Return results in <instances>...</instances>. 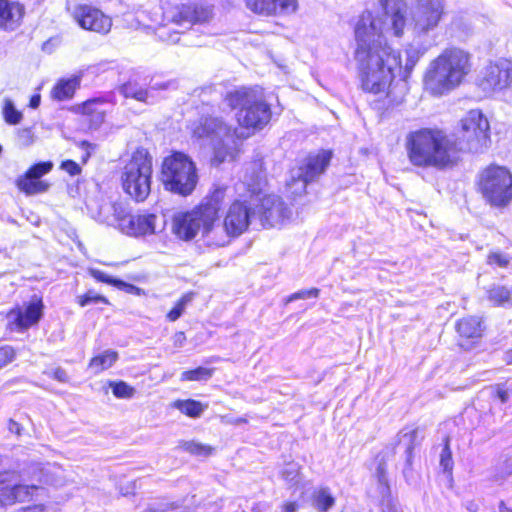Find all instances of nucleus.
Masks as SVG:
<instances>
[{
  "instance_id": "1",
  "label": "nucleus",
  "mask_w": 512,
  "mask_h": 512,
  "mask_svg": "<svg viewBox=\"0 0 512 512\" xmlns=\"http://www.w3.org/2000/svg\"><path fill=\"white\" fill-rule=\"evenodd\" d=\"M382 17L363 12L356 22L357 43L355 60L361 87L364 91L386 93L401 69L400 53L387 44V37H401L407 25V6L404 0H379Z\"/></svg>"
},
{
  "instance_id": "2",
  "label": "nucleus",
  "mask_w": 512,
  "mask_h": 512,
  "mask_svg": "<svg viewBox=\"0 0 512 512\" xmlns=\"http://www.w3.org/2000/svg\"><path fill=\"white\" fill-rule=\"evenodd\" d=\"M225 102L230 108L239 109L236 114L239 129L231 130L218 117L201 119L192 128L196 138L210 141L214 149L213 162L217 164L233 160L239 151L240 141L263 129L271 119L270 106L253 89L242 87L230 91Z\"/></svg>"
},
{
  "instance_id": "3",
  "label": "nucleus",
  "mask_w": 512,
  "mask_h": 512,
  "mask_svg": "<svg viewBox=\"0 0 512 512\" xmlns=\"http://www.w3.org/2000/svg\"><path fill=\"white\" fill-rule=\"evenodd\" d=\"M454 138L439 129H420L408 135L409 161L418 167L445 169L459 161Z\"/></svg>"
},
{
  "instance_id": "4",
  "label": "nucleus",
  "mask_w": 512,
  "mask_h": 512,
  "mask_svg": "<svg viewBox=\"0 0 512 512\" xmlns=\"http://www.w3.org/2000/svg\"><path fill=\"white\" fill-rule=\"evenodd\" d=\"M471 70L469 52L446 48L428 64L423 76L424 89L433 96L447 95L466 80Z\"/></svg>"
},
{
  "instance_id": "5",
  "label": "nucleus",
  "mask_w": 512,
  "mask_h": 512,
  "mask_svg": "<svg viewBox=\"0 0 512 512\" xmlns=\"http://www.w3.org/2000/svg\"><path fill=\"white\" fill-rule=\"evenodd\" d=\"M196 164L186 154L174 152L164 158L161 165V181L164 188L172 193L188 196L198 183Z\"/></svg>"
},
{
  "instance_id": "6",
  "label": "nucleus",
  "mask_w": 512,
  "mask_h": 512,
  "mask_svg": "<svg viewBox=\"0 0 512 512\" xmlns=\"http://www.w3.org/2000/svg\"><path fill=\"white\" fill-rule=\"evenodd\" d=\"M211 211L204 212L199 206L190 211L178 212L173 216L172 231L181 240L190 241L199 236V241L210 248H217L212 239L215 234V222Z\"/></svg>"
},
{
  "instance_id": "7",
  "label": "nucleus",
  "mask_w": 512,
  "mask_h": 512,
  "mask_svg": "<svg viewBox=\"0 0 512 512\" xmlns=\"http://www.w3.org/2000/svg\"><path fill=\"white\" fill-rule=\"evenodd\" d=\"M151 176V156L147 150L137 149L123 168L122 187L133 199L142 202L150 194Z\"/></svg>"
},
{
  "instance_id": "8",
  "label": "nucleus",
  "mask_w": 512,
  "mask_h": 512,
  "mask_svg": "<svg viewBox=\"0 0 512 512\" xmlns=\"http://www.w3.org/2000/svg\"><path fill=\"white\" fill-rule=\"evenodd\" d=\"M460 156L463 152H482L490 143V125L480 110H471L461 120L460 130L452 136Z\"/></svg>"
},
{
  "instance_id": "9",
  "label": "nucleus",
  "mask_w": 512,
  "mask_h": 512,
  "mask_svg": "<svg viewBox=\"0 0 512 512\" xmlns=\"http://www.w3.org/2000/svg\"><path fill=\"white\" fill-rule=\"evenodd\" d=\"M479 190L493 207L502 208L512 201V173L504 166L489 165L478 177Z\"/></svg>"
},
{
  "instance_id": "10",
  "label": "nucleus",
  "mask_w": 512,
  "mask_h": 512,
  "mask_svg": "<svg viewBox=\"0 0 512 512\" xmlns=\"http://www.w3.org/2000/svg\"><path fill=\"white\" fill-rule=\"evenodd\" d=\"M252 203L246 199H236L228 207L224 221H215V234L212 239L216 241L217 248L227 245L232 238L240 236L249 227L253 215Z\"/></svg>"
},
{
  "instance_id": "11",
  "label": "nucleus",
  "mask_w": 512,
  "mask_h": 512,
  "mask_svg": "<svg viewBox=\"0 0 512 512\" xmlns=\"http://www.w3.org/2000/svg\"><path fill=\"white\" fill-rule=\"evenodd\" d=\"M445 15V0H416L411 11V28L414 36H428L438 28Z\"/></svg>"
},
{
  "instance_id": "12",
  "label": "nucleus",
  "mask_w": 512,
  "mask_h": 512,
  "mask_svg": "<svg viewBox=\"0 0 512 512\" xmlns=\"http://www.w3.org/2000/svg\"><path fill=\"white\" fill-rule=\"evenodd\" d=\"M477 84L487 94L508 89L512 84V62L505 58L489 62L480 71Z\"/></svg>"
},
{
  "instance_id": "13",
  "label": "nucleus",
  "mask_w": 512,
  "mask_h": 512,
  "mask_svg": "<svg viewBox=\"0 0 512 512\" xmlns=\"http://www.w3.org/2000/svg\"><path fill=\"white\" fill-rule=\"evenodd\" d=\"M42 490L36 485L18 483V476L14 472H0V506L29 501Z\"/></svg>"
},
{
  "instance_id": "14",
  "label": "nucleus",
  "mask_w": 512,
  "mask_h": 512,
  "mask_svg": "<svg viewBox=\"0 0 512 512\" xmlns=\"http://www.w3.org/2000/svg\"><path fill=\"white\" fill-rule=\"evenodd\" d=\"M159 218L153 213L129 214L126 210L122 222H119V230L131 237H145L160 233L165 228V223H159Z\"/></svg>"
},
{
  "instance_id": "15",
  "label": "nucleus",
  "mask_w": 512,
  "mask_h": 512,
  "mask_svg": "<svg viewBox=\"0 0 512 512\" xmlns=\"http://www.w3.org/2000/svg\"><path fill=\"white\" fill-rule=\"evenodd\" d=\"M86 206L91 218L119 230V222H122L126 212V208L121 202H113L101 196L90 198Z\"/></svg>"
},
{
  "instance_id": "16",
  "label": "nucleus",
  "mask_w": 512,
  "mask_h": 512,
  "mask_svg": "<svg viewBox=\"0 0 512 512\" xmlns=\"http://www.w3.org/2000/svg\"><path fill=\"white\" fill-rule=\"evenodd\" d=\"M332 157L329 150H321L315 154L309 155L304 163L292 172V183H299L300 192L304 191L306 185L320 176L328 167Z\"/></svg>"
},
{
  "instance_id": "17",
  "label": "nucleus",
  "mask_w": 512,
  "mask_h": 512,
  "mask_svg": "<svg viewBox=\"0 0 512 512\" xmlns=\"http://www.w3.org/2000/svg\"><path fill=\"white\" fill-rule=\"evenodd\" d=\"M73 15L76 22L85 30L100 34H107L111 30V18L95 7L79 5L75 8Z\"/></svg>"
},
{
  "instance_id": "18",
  "label": "nucleus",
  "mask_w": 512,
  "mask_h": 512,
  "mask_svg": "<svg viewBox=\"0 0 512 512\" xmlns=\"http://www.w3.org/2000/svg\"><path fill=\"white\" fill-rule=\"evenodd\" d=\"M43 304L41 299L34 298L28 304L18 306L7 314L8 323L17 330H26L36 325L42 317Z\"/></svg>"
},
{
  "instance_id": "19",
  "label": "nucleus",
  "mask_w": 512,
  "mask_h": 512,
  "mask_svg": "<svg viewBox=\"0 0 512 512\" xmlns=\"http://www.w3.org/2000/svg\"><path fill=\"white\" fill-rule=\"evenodd\" d=\"M259 214L264 226L274 227L289 220L292 211L283 203L280 197L268 195L261 200Z\"/></svg>"
},
{
  "instance_id": "20",
  "label": "nucleus",
  "mask_w": 512,
  "mask_h": 512,
  "mask_svg": "<svg viewBox=\"0 0 512 512\" xmlns=\"http://www.w3.org/2000/svg\"><path fill=\"white\" fill-rule=\"evenodd\" d=\"M246 5L260 15H288L296 12L298 0H246Z\"/></svg>"
},
{
  "instance_id": "21",
  "label": "nucleus",
  "mask_w": 512,
  "mask_h": 512,
  "mask_svg": "<svg viewBox=\"0 0 512 512\" xmlns=\"http://www.w3.org/2000/svg\"><path fill=\"white\" fill-rule=\"evenodd\" d=\"M23 14L24 9L19 3L0 0V29L14 31L20 26Z\"/></svg>"
},
{
  "instance_id": "22",
  "label": "nucleus",
  "mask_w": 512,
  "mask_h": 512,
  "mask_svg": "<svg viewBox=\"0 0 512 512\" xmlns=\"http://www.w3.org/2000/svg\"><path fill=\"white\" fill-rule=\"evenodd\" d=\"M374 476L377 480L378 491L382 498V512H402L397 503L390 498L386 464L383 460L378 461Z\"/></svg>"
},
{
  "instance_id": "23",
  "label": "nucleus",
  "mask_w": 512,
  "mask_h": 512,
  "mask_svg": "<svg viewBox=\"0 0 512 512\" xmlns=\"http://www.w3.org/2000/svg\"><path fill=\"white\" fill-rule=\"evenodd\" d=\"M211 17V11L208 8L183 5L180 7L175 15L173 21L183 26L184 24L192 25L194 23L206 22Z\"/></svg>"
},
{
  "instance_id": "24",
  "label": "nucleus",
  "mask_w": 512,
  "mask_h": 512,
  "mask_svg": "<svg viewBox=\"0 0 512 512\" xmlns=\"http://www.w3.org/2000/svg\"><path fill=\"white\" fill-rule=\"evenodd\" d=\"M227 191V187L217 186L198 205L204 212L211 211V219L214 222L218 220L219 211L228 198Z\"/></svg>"
},
{
  "instance_id": "25",
  "label": "nucleus",
  "mask_w": 512,
  "mask_h": 512,
  "mask_svg": "<svg viewBox=\"0 0 512 512\" xmlns=\"http://www.w3.org/2000/svg\"><path fill=\"white\" fill-rule=\"evenodd\" d=\"M107 103L101 99H91L81 106L82 114L87 118L91 128H98L105 119Z\"/></svg>"
},
{
  "instance_id": "26",
  "label": "nucleus",
  "mask_w": 512,
  "mask_h": 512,
  "mask_svg": "<svg viewBox=\"0 0 512 512\" xmlns=\"http://www.w3.org/2000/svg\"><path fill=\"white\" fill-rule=\"evenodd\" d=\"M168 84L167 83H161V84H154L149 89H142L138 86L135 82H128L125 83L121 91L125 97H131L138 101L145 102V103H153L154 102V90H164L167 89Z\"/></svg>"
},
{
  "instance_id": "27",
  "label": "nucleus",
  "mask_w": 512,
  "mask_h": 512,
  "mask_svg": "<svg viewBox=\"0 0 512 512\" xmlns=\"http://www.w3.org/2000/svg\"><path fill=\"white\" fill-rule=\"evenodd\" d=\"M250 170V174L248 169L246 171L243 185L247 186L248 192H250L252 197L258 195L262 191L264 177L262 175L260 162L253 163Z\"/></svg>"
},
{
  "instance_id": "28",
  "label": "nucleus",
  "mask_w": 512,
  "mask_h": 512,
  "mask_svg": "<svg viewBox=\"0 0 512 512\" xmlns=\"http://www.w3.org/2000/svg\"><path fill=\"white\" fill-rule=\"evenodd\" d=\"M79 85L77 77L60 80L52 89L51 97L62 101L71 98Z\"/></svg>"
},
{
  "instance_id": "29",
  "label": "nucleus",
  "mask_w": 512,
  "mask_h": 512,
  "mask_svg": "<svg viewBox=\"0 0 512 512\" xmlns=\"http://www.w3.org/2000/svg\"><path fill=\"white\" fill-rule=\"evenodd\" d=\"M16 185L20 191L27 195L46 192L49 187L48 183L29 177L27 173L17 179Z\"/></svg>"
},
{
  "instance_id": "30",
  "label": "nucleus",
  "mask_w": 512,
  "mask_h": 512,
  "mask_svg": "<svg viewBox=\"0 0 512 512\" xmlns=\"http://www.w3.org/2000/svg\"><path fill=\"white\" fill-rule=\"evenodd\" d=\"M118 359V353L113 350H105L99 355L94 356L89 362V368L93 371L94 374H98L110 367Z\"/></svg>"
},
{
  "instance_id": "31",
  "label": "nucleus",
  "mask_w": 512,
  "mask_h": 512,
  "mask_svg": "<svg viewBox=\"0 0 512 512\" xmlns=\"http://www.w3.org/2000/svg\"><path fill=\"white\" fill-rule=\"evenodd\" d=\"M172 407L191 418H198L208 408V405L193 399H179L172 403Z\"/></svg>"
},
{
  "instance_id": "32",
  "label": "nucleus",
  "mask_w": 512,
  "mask_h": 512,
  "mask_svg": "<svg viewBox=\"0 0 512 512\" xmlns=\"http://www.w3.org/2000/svg\"><path fill=\"white\" fill-rule=\"evenodd\" d=\"M457 331L458 333L466 338H476L481 336L482 328L481 322L477 317H467L461 319L457 323Z\"/></svg>"
},
{
  "instance_id": "33",
  "label": "nucleus",
  "mask_w": 512,
  "mask_h": 512,
  "mask_svg": "<svg viewBox=\"0 0 512 512\" xmlns=\"http://www.w3.org/2000/svg\"><path fill=\"white\" fill-rule=\"evenodd\" d=\"M427 48L423 46H415L413 44L409 45L406 49V62L405 65H401L400 71L396 73L400 75L402 70H404V77H407L410 72L415 67L416 63L420 60V58L426 53Z\"/></svg>"
},
{
  "instance_id": "34",
  "label": "nucleus",
  "mask_w": 512,
  "mask_h": 512,
  "mask_svg": "<svg viewBox=\"0 0 512 512\" xmlns=\"http://www.w3.org/2000/svg\"><path fill=\"white\" fill-rule=\"evenodd\" d=\"M2 115L5 122L9 125H17L23 119L21 111L16 109L13 101L9 98H5L2 107Z\"/></svg>"
},
{
  "instance_id": "35",
  "label": "nucleus",
  "mask_w": 512,
  "mask_h": 512,
  "mask_svg": "<svg viewBox=\"0 0 512 512\" xmlns=\"http://www.w3.org/2000/svg\"><path fill=\"white\" fill-rule=\"evenodd\" d=\"M335 504V498L328 488H321L314 493V505L320 511H328Z\"/></svg>"
},
{
  "instance_id": "36",
  "label": "nucleus",
  "mask_w": 512,
  "mask_h": 512,
  "mask_svg": "<svg viewBox=\"0 0 512 512\" xmlns=\"http://www.w3.org/2000/svg\"><path fill=\"white\" fill-rule=\"evenodd\" d=\"M194 298L193 292H188L184 294L175 304V306L168 312L167 319L170 322H175L178 320L184 311L186 310L187 306L192 302Z\"/></svg>"
},
{
  "instance_id": "37",
  "label": "nucleus",
  "mask_w": 512,
  "mask_h": 512,
  "mask_svg": "<svg viewBox=\"0 0 512 512\" xmlns=\"http://www.w3.org/2000/svg\"><path fill=\"white\" fill-rule=\"evenodd\" d=\"M214 373L213 368L197 367L193 370L182 372L180 376L181 381H207Z\"/></svg>"
},
{
  "instance_id": "38",
  "label": "nucleus",
  "mask_w": 512,
  "mask_h": 512,
  "mask_svg": "<svg viewBox=\"0 0 512 512\" xmlns=\"http://www.w3.org/2000/svg\"><path fill=\"white\" fill-rule=\"evenodd\" d=\"M181 448L190 454L204 457L210 456L214 451V448L210 445L196 441H184L181 443Z\"/></svg>"
},
{
  "instance_id": "39",
  "label": "nucleus",
  "mask_w": 512,
  "mask_h": 512,
  "mask_svg": "<svg viewBox=\"0 0 512 512\" xmlns=\"http://www.w3.org/2000/svg\"><path fill=\"white\" fill-rule=\"evenodd\" d=\"M489 300L498 306L509 304L510 291L504 286H494L489 290Z\"/></svg>"
},
{
  "instance_id": "40",
  "label": "nucleus",
  "mask_w": 512,
  "mask_h": 512,
  "mask_svg": "<svg viewBox=\"0 0 512 512\" xmlns=\"http://www.w3.org/2000/svg\"><path fill=\"white\" fill-rule=\"evenodd\" d=\"M109 385L117 398L130 399L135 395V389L124 381L110 382Z\"/></svg>"
},
{
  "instance_id": "41",
  "label": "nucleus",
  "mask_w": 512,
  "mask_h": 512,
  "mask_svg": "<svg viewBox=\"0 0 512 512\" xmlns=\"http://www.w3.org/2000/svg\"><path fill=\"white\" fill-rule=\"evenodd\" d=\"M511 258L502 252H490L487 256V264L493 267L507 268L511 262Z\"/></svg>"
},
{
  "instance_id": "42",
  "label": "nucleus",
  "mask_w": 512,
  "mask_h": 512,
  "mask_svg": "<svg viewBox=\"0 0 512 512\" xmlns=\"http://www.w3.org/2000/svg\"><path fill=\"white\" fill-rule=\"evenodd\" d=\"M77 303L81 307H85L89 304L104 303L109 304L106 297L95 293L94 291H88L86 294L77 297Z\"/></svg>"
},
{
  "instance_id": "43",
  "label": "nucleus",
  "mask_w": 512,
  "mask_h": 512,
  "mask_svg": "<svg viewBox=\"0 0 512 512\" xmlns=\"http://www.w3.org/2000/svg\"><path fill=\"white\" fill-rule=\"evenodd\" d=\"M53 168V163L50 161L47 162H40L32 167L29 168V170L26 172L29 177L35 178L37 180H40V178L47 173H49Z\"/></svg>"
},
{
  "instance_id": "44",
  "label": "nucleus",
  "mask_w": 512,
  "mask_h": 512,
  "mask_svg": "<svg viewBox=\"0 0 512 512\" xmlns=\"http://www.w3.org/2000/svg\"><path fill=\"white\" fill-rule=\"evenodd\" d=\"M32 128H22L17 131V143L21 147H29L35 142Z\"/></svg>"
},
{
  "instance_id": "45",
  "label": "nucleus",
  "mask_w": 512,
  "mask_h": 512,
  "mask_svg": "<svg viewBox=\"0 0 512 512\" xmlns=\"http://www.w3.org/2000/svg\"><path fill=\"white\" fill-rule=\"evenodd\" d=\"M418 438V430L417 429H409L408 431L402 432L400 435V444L406 446V452L410 455L412 448L414 446L415 441Z\"/></svg>"
},
{
  "instance_id": "46",
  "label": "nucleus",
  "mask_w": 512,
  "mask_h": 512,
  "mask_svg": "<svg viewBox=\"0 0 512 512\" xmlns=\"http://www.w3.org/2000/svg\"><path fill=\"white\" fill-rule=\"evenodd\" d=\"M440 465L442 466L443 470L446 472H451L453 468V460H452V453L449 448L448 441H446V444L444 448L442 449L441 455H440Z\"/></svg>"
},
{
  "instance_id": "47",
  "label": "nucleus",
  "mask_w": 512,
  "mask_h": 512,
  "mask_svg": "<svg viewBox=\"0 0 512 512\" xmlns=\"http://www.w3.org/2000/svg\"><path fill=\"white\" fill-rule=\"evenodd\" d=\"M319 289L317 288H311L308 290H301L296 293L291 294L287 300L286 303L298 300V299H307V298H317L319 295Z\"/></svg>"
},
{
  "instance_id": "48",
  "label": "nucleus",
  "mask_w": 512,
  "mask_h": 512,
  "mask_svg": "<svg viewBox=\"0 0 512 512\" xmlns=\"http://www.w3.org/2000/svg\"><path fill=\"white\" fill-rule=\"evenodd\" d=\"M16 356L15 350L11 346H3L0 348V369L12 362Z\"/></svg>"
},
{
  "instance_id": "49",
  "label": "nucleus",
  "mask_w": 512,
  "mask_h": 512,
  "mask_svg": "<svg viewBox=\"0 0 512 512\" xmlns=\"http://www.w3.org/2000/svg\"><path fill=\"white\" fill-rule=\"evenodd\" d=\"M299 475V468L297 464L291 463L288 464L282 471V477L291 484H295L297 482V478Z\"/></svg>"
},
{
  "instance_id": "50",
  "label": "nucleus",
  "mask_w": 512,
  "mask_h": 512,
  "mask_svg": "<svg viewBox=\"0 0 512 512\" xmlns=\"http://www.w3.org/2000/svg\"><path fill=\"white\" fill-rule=\"evenodd\" d=\"M89 274L94 278L96 279L97 281L99 282H103V283H107V284H112L115 286V281H117L118 279H114L110 276H108L106 273H104L103 271L101 270H98V269H94V268H91L89 269Z\"/></svg>"
},
{
  "instance_id": "51",
  "label": "nucleus",
  "mask_w": 512,
  "mask_h": 512,
  "mask_svg": "<svg viewBox=\"0 0 512 512\" xmlns=\"http://www.w3.org/2000/svg\"><path fill=\"white\" fill-rule=\"evenodd\" d=\"M60 168L71 176H76L81 173V167L79 166V164L72 160L63 161L61 163Z\"/></svg>"
},
{
  "instance_id": "52",
  "label": "nucleus",
  "mask_w": 512,
  "mask_h": 512,
  "mask_svg": "<svg viewBox=\"0 0 512 512\" xmlns=\"http://www.w3.org/2000/svg\"><path fill=\"white\" fill-rule=\"evenodd\" d=\"M115 287L125 290L127 293H130V294H135V295L144 294V291L141 288L134 286L132 284L126 283L122 280L115 281Z\"/></svg>"
},
{
  "instance_id": "53",
  "label": "nucleus",
  "mask_w": 512,
  "mask_h": 512,
  "mask_svg": "<svg viewBox=\"0 0 512 512\" xmlns=\"http://www.w3.org/2000/svg\"><path fill=\"white\" fill-rule=\"evenodd\" d=\"M51 375L54 379L58 380L59 382L65 383L68 381V376L62 368H56L52 371Z\"/></svg>"
},
{
  "instance_id": "54",
  "label": "nucleus",
  "mask_w": 512,
  "mask_h": 512,
  "mask_svg": "<svg viewBox=\"0 0 512 512\" xmlns=\"http://www.w3.org/2000/svg\"><path fill=\"white\" fill-rule=\"evenodd\" d=\"M186 336L184 332H177L173 336V342L176 347H182L185 344Z\"/></svg>"
},
{
  "instance_id": "55",
  "label": "nucleus",
  "mask_w": 512,
  "mask_h": 512,
  "mask_svg": "<svg viewBox=\"0 0 512 512\" xmlns=\"http://www.w3.org/2000/svg\"><path fill=\"white\" fill-rule=\"evenodd\" d=\"M8 430L11 433H15V434L19 435L21 433V426L16 421L10 419L8 422Z\"/></svg>"
},
{
  "instance_id": "56",
  "label": "nucleus",
  "mask_w": 512,
  "mask_h": 512,
  "mask_svg": "<svg viewBox=\"0 0 512 512\" xmlns=\"http://www.w3.org/2000/svg\"><path fill=\"white\" fill-rule=\"evenodd\" d=\"M497 397L499 398L501 403H506L509 400L510 395H509V392L506 389L498 388V390H497Z\"/></svg>"
},
{
  "instance_id": "57",
  "label": "nucleus",
  "mask_w": 512,
  "mask_h": 512,
  "mask_svg": "<svg viewBox=\"0 0 512 512\" xmlns=\"http://www.w3.org/2000/svg\"><path fill=\"white\" fill-rule=\"evenodd\" d=\"M298 504L296 502H287L282 506V512H297Z\"/></svg>"
},
{
  "instance_id": "58",
  "label": "nucleus",
  "mask_w": 512,
  "mask_h": 512,
  "mask_svg": "<svg viewBox=\"0 0 512 512\" xmlns=\"http://www.w3.org/2000/svg\"><path fill=\"white\" fill-rule=\"evenodd\" d=\"M22 512H46L44 505H33L22 509Z\"/></svg>"
},
{
  "instance_id": "59",
  "label": "nucleus",
  "mask_w": 512,
  "mask_h": 512,
  "mask_svg": "<svg viewBox=\"0 0 512 512\" xmlns=\"http://www.w3.org/2000/svg\"><path fill=\"white\" fill-rule=\"evenodd\" d=\"M41 97L39 94H35L31 97L29 106L33 109H36L40 105Z\"/></svg>"
},
{
  "instance_id": "60",
  "label": "nucleus",
  "mask_w": 512,
  "mask_h": 512,
  "mask_svg": "<svg viewBox=\"0 0 512 512\" xmlns=\"http://www.w3.org/2000/svg\"><path fill=\"white\" fill-rule=\"evenodd\" d=\"M145 512H167V510L164 508V505H161L159 507H149Z\"/></svg>"
},
{
  "instance_id": "61",
  "label": "nucleus",
  "mask_w": 512,
  "mask_h": 512,
  "mask_svg": "<svg viewBox=\"0 0 512 512\" xmlns=\"http://www.w3.org/2000/svg\"><path fill=\"white\" fill-rule=\"evenodd\" d=\"M504 360L507 364H512V349L505 352Z\"/></svg>"
},
{
  "instance_id": "62",
  "label": "nucleus",
  "mask_w": 512,
  "mask_h": 512,
  "mask_svg": "<svg viewBox=\"0 0 512 512\" xmlns=\"http://www.w3.org/2000/svg\"><path fill=\"white\" fill-rule=\"evenodd\" d=\"M499 512H512V509L505 506L504 503H501L499 506Z\"/></svg>"
},
{
  "instance_id": "63",
  "label": "nucleus",
  "mask_w": 512,
  "mask_h": 512,
  "mask_svg": "<svg viewBox=\"0 0 512 512\" xmlns=\"http://www.w3.org/2000/svg\"><path fill=\"white\" fill-rule=\"evenodd\" d=\"M88 156H89V154H87L86 157L83 159L84 162L87 161Z\"/></svg>"
}]
</instances>
